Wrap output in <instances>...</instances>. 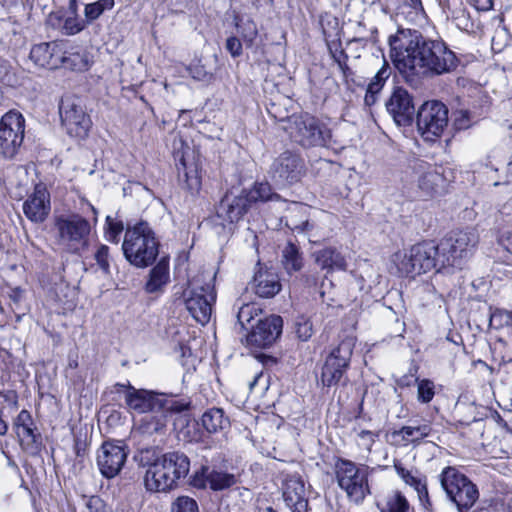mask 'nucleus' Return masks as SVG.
Masks as SVG:
<instances>
[{"instance_id":"nucleus-1","label":"nucleus","mask_w":512,"mask_h":512,"mask_svg":"<svg viewBox=\"0 0 512 512\" xmlns=\"http://www.w3.org/2000/svg\"><path fill=\"white\" fill-rule=\"evenodd\" d=\"M389 45L395 67L407 79L448 74L459 65L456 54L444 42L428 39L417 30H398L389 37Z\"/></svg>"},{"instance_id":"nucleus-2","label":"nucleus","mask_w":512,"mask_h":512,"mask_svg":"<svg viewBox=\"0 0 512 512\" xmlns=\"http://www.w3.org/2000/svg\"><path fill=\"white\" fill-rule=\"evenodd\" d=\"M138 459L140 466L147 467L144 486L152 493L170 492L190 471V459L181 451L156 456L154 449L144 448L140 450Z\"/></svg>"},{"instance_id":"nucleus-3","label":"nucleus","mask_w":512,"mask_h":512,"mask_svg":"<svg viewBox=\"0 0 512 512\" xmlns=\"http://www.w3.org/2000/svg\"><path fill=\"white\" fill-rule=\"evenodd\" d=\"M160 243L147 222H139L127 227L122 250L126 260L137 268L152 265L159 255Z\"/></svg>"},{"instance_id":"nucleus-4","label":"nucleus","mask_w":512,"mask_h":512,"mask_svg":"<svg viewBox=\"0 0 512 512\" xmlns=\"http://www.w3.org/2000/svg\"><path fill=\"white\" fill-rule=\"evenodd\" d=\"M440 245L434 241H423L413 245L408 251H398L393 255V262L404 276L414 277L433 269L447 268L442 265Z\"/></svg>"},{"instance_id":"nucleus-5","label":"nucleus","mask_w":512,"mask_h":512,"mask_svg":"<svg viewBox=\"0 0 512 512\" xmlns=\"http://www.w3.org/2000/svg\"><path fill=\"white\" fill-rule=\"evenodd\" d=\"M479 243L475 228L457 229L447 234L439 243L442 252V265L461 269Z\"/></svg>"},{"instance_id":"nucleus-6","label":"nucleus","mask_w":512,"mask_h":512,"mask_svg":"<svg viewBox=\"0 0 512 512\" xmlns=\"http://www.w3.org/2000/svg\"><path fill=\"white\" fill-rule=\"evenodd\" d=\"M214 276L204 273L193 278L185 291V305L191 316L200 324L210 321L216 293L212 281Z\"/></svg>"},{"instance_id":"nucleus-7","label":"nucleus","mask_w":512,"mask_h":512,"mask_svg":"<svg viewBox=\"0 0 512 512\" xmlns=\"http://www.w3.org/2000/svg\"><path fill=\"white\" fill-rule=\"evenodd\" d=\"M57 244L67 253L78 254L88 246L91 225L79 214L55 218Z\"/></svg>"},{"instance_id":"nucleus-8","label":"nucleus","mask_w":512,"mask_h":512,"mask_svg":"<svg viewBox=\"0 0 512 512\" xmlns=\"http://www.w3.org/2000/svg\"><path fill=\"white\" fill-rule=\"evenodd\" d=\"M439 477L448 499L459 512H467L479 498L477 486L455 467H445Z\"/></svg>"},{"instance_id":"nucleus-9","label":"nucleus","mask_w":512,"mask_h":512,"mask_svg":"<svg viewBox=\"0 0 512 512\" xmlns=\"http://www.w3.org/2000/svg\"><path fill=\"white\" fill-rule=\"evenodd\" d=\"M117 392L124 390L126 405L137 413H148L156 411L181 412L185 406L178 404L174 399L163 394H156L144 389H136L129 382L127 384L116 383Z\"/></svg>"},{"instance_id":"nucleus-10","label":"nucleus","mask_w":512,"mask_h":512,"mask_svg":"<svg viewBox=\"0 0 512 512\" xmlns=\"http://www.w3.org/2000/svg\"><path fill=\"white\" fill-rule=\"evenodd\" d=\"M287 131L291 139L303 147H330L331 130L308 114L293 116Z\"/></svg>"},{"instance_id":"nucleus-11","label":"nucleus","mask_w":512,"mask_h":512,"mask_svg":"<svg viewBox=\"0 0 512 512\" xmlns=\"http://www.w3.org/2000/svg\"><path fill=\"white\" fill-rule=\"evenodd\" d=\"M335 474L339 487L355 503H361L370 494L368 466H358L350 460L338 459L335 464Z\"/></svg>"},{"instance_id":"nucleus-12","label":"nucleus","mask_w":512,"mask_h":512,"mask_svg":"<svg viewBox=\"0 0 512 512\" xmlns=\"http://www.w3.org/2000/svg\"><path fill=\"white\" fill-rule=\"evenodd\" d=\"M59 115L62 127L71 138L84 140L88 137L92 120L81 98L75 95L63 96L59 104Z\"/></svg>"},{"instance_id":"nucleus-13","label":"nucleus","mask_w":512,"mask_h":512,"mask_svg":"<svg viewBox=\"0 0 512 512\" xmlns=\"http://www.w3.org/2000/svg\"><path fill=\"white\" fill-rule=\"evenodd\" d=\"M448 108L438 100L426 101L417 112V130L426 141H435L448 125Z\"/></svg>"},{"instance_id":"nucleus-14","label":"nucleus","mask_w":512,"mask_h":512,"mask_svg":"<svg viewBox=\"0 0 512 512\" xmlns=\"http://www.w3.org/2000/svg\"><path fill=\"white\" fill-rule=\"evenodd\" d=\"M355 342L354 337L347 336L330 352L321 371L324 386L331 387L340 383L349 367Z\"/></svg>"},{"instance_id":"nucleus-15","label":"nucleus","mask_w":512,"mask_h":512,"mask_svg":"<svg viewBox=\"0 0 512 512\" xmlns=\"http://www.w3.org/2000/svg\"><path fill=\"white\" fill-rule=\"evenodd\" d=\"M25 119L19 112L9 111L0 121V154L6 159L14 158L24 140Z\"/></svg>"},{"instance_id":"nucleus-16","label":"nucleus","mask_w":512,"mask_h":512,"mask_svg":"<svg viewBox=\"0 0 512 512\" xmlns=\"http://www.w3.org/2000/svg\"><path fill=\"white\" fill-rule=\"evenodd\" d=\"M304 168V160L298 154L285 151L273 161L270 174L277 184H293L300 180Z\"/></svg>"},{"instance_id":"nucleus-17","label":"nucleus","mask_w":512,"mask_h":512,"mask_svg":"<svg viewBox=\"0 0 512 512\" xmlns=\"http://www.w3.org/2000/svg\"><path fill=\"white\" fill-rule=\"evenodd\" d=\"M279 213H284L279 216L280 223H284L291 231L303 233L308 237L309 242H315L312 239L315 235L312 233L315 228L314 223L307 219V207L299 202H289L287 200L279 201V206L276 208Z\"/></svg>"},{"instance_id":"nucleus-18","label":"nucleus","mask_w":512,"mask_h":512,"mask_svg":"<svg viewBox=\"0 0 512 512\" xmlns=\"http://www.w3.org/2000/svg\"><path fill=\"white\" fill-rule=\"evenodd\" d=\"M127 455L123 445L104 442L97 454V466L102 476L107 479L117 476L127 460Z\"/></svg>"},{"instance_id":"nucleus-19","label":"nucleus","mask_w":512,"mask_h":512,"mask_svg":"<svg viewBox=\"0 0 512 512\" xmlns=\"http://www.w3.org/2000/svg\"><path fill=\"white\" fill-rule=\"evenodd\" d=\"M283 320L278 315H271L264 319H258L251 325V332L247 335L249 345L265 348L273 344L281 335Z\"/></svg>"},{"instance_id":"nucleus-20","label":"nucleus","mask_w":512,"mask_h":512,"mask_svg":"<svg viewBox=\"0 0 512 512\" xmlns=\"http://www.w3.org/2000/svg\"><path fill=\"white\" fill-rule=\"evenodd\" d=\"M386 109L394 122L399 126H408L412 123L415 107L412 96L403 88H396L386 102Z\"/></svg>"},{"instance_id":"nucleus-21","label":"nucleus","mask_w":512,"mask_h":512,"mask_svg":"<svg viewBox=\"0 0 512 512\" xmlns=\"http://www.w3.org/2000/svg\"><path fill=\"white\" fill-rule=\"evenodd\" d=\"M51 210L50 193L42 184L34 188V192L23 203L25 216L34 223L45 221Z\"/></svg>"},{"instance_id":"nucleus-22","label":"nucleus","mask_w":512,"mask_h":512,"mask_svg":"<svg viewBox=\"0 0 512 512\" xmlns=\"http://www.w3.org/2000/svg\"><path fill=\"white\" fill-rule=\"evenodd\" d=\"M251 206L243 190L237 196L226 194L217 208V216L229 223L238 222L248 212Z\"/></svg>"},{"instance_id":"nucleus-23","label":"nucleus","mask_w":512,"mask_h":512,"mask_svg":"<svg viewBox=\"0 0 512 512\" xmlns=\"http://www.w3.org/2000/svg\"><path fill=\"white\" fill-rule=\"evenodd\" d=\"M29 57L38 67L50 70L57 69L61 67L62 44L53 41L34 45Z\"/></svg>"},{"instance_id":"nucleus-24","label":"nucleus","mask_w":512,"mask_h":512,"mask_svg":"<svg viewBox=\"0 0 512 512\" xmlns=\"http://www.w3.org/2000/svg\"><path fill=\"white\" fill-rule=\"evenodd\" d=\"M251 288L261 298H272L281 290V283L272 269L260 267L254 274Z\"/></svg>"},{"instance_id":"nucleus-25","label":"nucleus","mask_w":512,"mask_h":512,"mask_svg":"<svg viewBox=\"0 0 512 512\" xmlns=\"http://www.w3.org/2000/svg\"><path fill=\"white\" fill-rule=\"evenodd\" d=\"M394 469L397 475L417 492L418 498L424 507L428 508L431 503L427 489L426 477L416 469H407L400 461H394Z\"/></svg>"},{"instance_id":"nucleus-26","label":"nucleus","mask_w":512,"mask_h":512,"mask_svg":"<svg viewBox=\"0 0 512 512\" xmlns=\"http://www.w3.org/2000/svg\"><path fill=\"white\" fill-rule=\"evenodd\" d=\"M13 426L22 446L31 448L40 442L41 435L37 432L29 411L21 410L14 420Z\"/></svg>"},{"instance_id":"nucleus-27","label":"nucleus","mask_w":512,"mask_h":512,"mask_svg":"<svg viewBox=\"0 0 512 512\" xmlns=\"http://www.w3.org/2000/svg\"><path fill=\"white\" fill-rule=\"evenodd\" d=\"M169 282V257L162 256L156 265L150 270L144 290L150 294L163 293L164 288Z\"/></svg>"},{"instance_id":"nucleus-28","label":"nucleus","mask_w":512,"mask_h":512,"mask_svg":"<svg viewBox=\"0 0 512 512\" xmlns=\"http://www.w3.org/2000/svg\"><path fill=\"white\" fill-rule=\"evenodd\" d=\"M315 263L326 273L345 271L347 261L340 251L334 247H325L313 253Z\"/></svg>"},{"instance_id":"nucleus-29","label":"nucleus","mask_w":512,"mask_h":512,"mask_svg":"<svg viewBox=\"0 0 512 512\" xmlns=\"http://www.w3.org/2000/svg\"><path fill=\"white\" fill-rule=\"evenodd\" d=\"M432 427L428 423L418 425H405L398 430H394L391 435L393 438L400 439L402 445H419L423 439L430 436Z\"/></svg>"},{"instance_id":"nucleus-30","label":"nucleus","mask_w":512,"mask_h":512,"mask_svg":"<svg viewBox=\"0 0 512 512\" xmlns=\"http://www.w3.org/2000/svg\"><path fill=\"white\" fill-rule=\"evenodd\" d=\"M283 496L287 505L294 507V512H301L307 507L305 486L299 478H290L286 481Z\"/></svg>"},{"instance_id":"nucleus-31","label":"nucleus","mask_w":512,"mask_h":512,"mask_svg":"<svg viewBox=\"0 0 512 512\" xmlns=\"http://www.w3.org/2000/svg\"><path fill=\"white\" fill-rule=\"evenodd\" d=\"M243 191L251 205L258 202H271L276 209L279 206V201L284 200L279 194L272 191V187L268 182H256L252 188L244 189Z\"/></svg>"},{"instance_id":"nucleus-32","label":"nucleus","mask_w":512,"mask_h":512,"mask_svg":"<svg viewBox=\"0 0 512 512\" xmlns=\"http://www.w3.org/2000/svg\"><path fill=\"white\" fill-rule=\"evenodd\" d=\"M173 411H156L152 415L145 416L138 427L142 435L153 436L163 434L167 425L168 414Z\"/></svg>"},{"instance_id":"nucleus-33","label":"nucleus","mask_w":512,"mask_h":512,"mask_svg":"<svg viewBox=\"0 0 512 512\" xmlns=\"http://www.w3.org/2000/svg\"><path fill=\"white\" fill-rule=\"evenodd\" d=\"M234 21L237 33L241 37L246 48L253 49L257 47L259 31L256 22L251 18H242L239 16H235Z\"/></svg>"},{"instance_id":"nucleus-34","label":"nucleus","mask_w":512,"mask_h":512,"mask_svg":"<svg viewBox=\"0 0 512 512\" xmlns=\"http://www.w3.org/2000/svg\"><path fill=\"white\" fill-rule=\"evenodd\" d=\"M281 264L288 274L299 272L303 268V255L295 244L289 242L283 248Z\"/></svg>"},{"instance_id":"nucleus-35","label":"nucleus","mask_w":512,"mask_h":512,"mask_svg":"<svg viewBox=\"0 0 512 512\" xmlns=\"http://www.w3.org/2000/svg\"><path fill=\"white\" fill-rule=\"evenodd\" d=\"M444 182L443 175L436 168L429 166L428 170L419 177L418 186L425 195L432 196L439 192Z\"/></svg>"},{"instance_id":"nucleus-36","label":"nucleus","mask_w":512,"mask_h":512,"mask_svg":"<svg viewBox=\"0 0 512 512\" xmlns=\"http://www.w3.org/2000/svg\"><path fill=\"white\" fill-rule=\"evenodd\" d=\"M202 425L209 433H216L229 426V419L220 408H211L202 415Z\"/></svg>"},{"instance_id":"nucleus-37","label":"nucleus","mask_w":512,"mask_h":512,"mask_svg":"<svg viewBox=\"0 0 512 512\" xmlns=\"http://www.w3.org/2000/svg\"><path fill=\"white\" fill-rule=\"evenodd\" d=\"M61 67L73 71H85L90 66V61L86 53L66 52L62 49Z\"/></svg>"},{"instance_id":"nucleus-38","label":"nucleus","mask_w":512,"mask_h":512,"mask_svg":"<svg viewBox=\"0 0 512 512\" xmlns=\"http://www.w3.org/2000/svg\"><path fill=\"white\" fill-rule=\"evenodd\" d=\"M180 165L182 166V168L178 167L180 181L185 183V186L189 191H198L201 186V179L198 175L196 166H187L184 157L180 159Z\"/></svg>"},{"instance_id":"nucleus-39","label":"nucleus","mask_w":512,"mask_h":512,"mask_svg":"<svg viewBox=\"0 0 512 512\" xmlns=\"http://www.w3.org/2000/svg\"><path fill=\"white\" fill-rule=\"evenodd\" d=\"M115 5L114 0H98L93 3L85 5L84 16L88 24L94 22L106 11L113 9Z\"/></svg>"},{"instance_id":"nucleus-40","label":"nucleus","mask_w":512,"mask_h":512,"mask_svg":"<svg viewBox=\"0 0 512 512\" xmlns=\"http://www.w3.org/2000/svg\"><path fill=\"white\" fill-rule=\"evenodd\" d=\"M7 297L9 298V305L16 315L17 319H20L22 315H25L27 311V305L25 303V291L20 287H8Z\"/></svg>"},{"instance_id":"nucleus-41","label":"nucleus","mask_w":512,"mask_h":512,"mask_svg":"<svg viewBox=\"0 0 512 512\" xmlns=\"http://www.w3.org/2000/svg\"><path fill=\"white\" fill-rule=\"evenodd\" d=\"M237 483L234 474L211 470L209 477V487L213 491L228 489Z\"/></svg>"},{"instance_id":"nucleus-42","label":"nucleus","mask_w":512,"mask_h":512,"mask_svg":"<svg viewBox=\"0 0 512 512\" xmlns=\"http://www.w3.org/2000/svg\"><path fill=\"white\" fill-rule=\"evenodd\" d=\"M258 311L259 309L254 304H242L237 313V321L240 327L244 330L250 329L251 322L258 315Z\"/></svg>"},{"instance_id":"nucleus-43","label":"nucleus","mask_w":512,"mask_h":512,"mask_svg":"<svg viewBox=\"0 0 512 512\" xmlns=\"http://www.w3.org/2000/svg\"><path fill=\"white\" fill-rule=\"evenodd\" d=\"M409 502L400 491H393L386 498V509L388 512H408Z\"/></svg>"},{"instance_id":"nucleus-44","label":"nucleus","mask_w":512,"mask_h":512,"mask_svg":"<svg viewBox=\"0 0 512 512\" xmlns=\"http://www.w3.org/2000/svg\"><path fill=\"white\" fill-rule=\"evenodd\" d=\"M417 383V400L421 403H429L435 395V385L429 379L414 380Z\"/></svg>"},{"instance_id":"nucleus-45","label":"nucleus","mask_w":512,"mask_h":512,"mask_svg":"<svg viewBox=\"0 0 512 512\" xmlns=\"http://www.w3.org/2000/svg\"><path fill=\"white\" fill-rule=\"evenodd\" d=\"M391 75V68L387 61L384 60L382 67L378 70L376 75L371 79L368 84V89L372 92H380Z\"/></svg>"},{"instance_id":"nucleus-46","label":"nucleus","mask_w":512,"mask_h":512,"mask_svg":"<svg viewBox=\"0 0 512 512\" xmlns=\"http://www.w3.org/2000/svg\"><path fill=\"white\" fill-rule=\"evenodd\" d=\"M171 512H199V507L195 499L183 495L172 502Z\"/></svg>"},{"instance_id":"nucleus-47","label":"nucleus","mask_w":512,"mask_h":512,"mask_svg":"<svg viewBox=\"0 0 512 512\" xmlns=\"http://www.w3.org/2000/svg\"><path fill=\"white\" fill-rule=\"evenodd\" d=\"M54 293L56 302H58L63 309H71L74 307L75 302L71 295L73 291L67 285L60 284L56 286Z\"/></svg>"},{"instance_id":"nucleus-48","label":"nucleus","mask_w":512,"mask_h":512,"mask_svg":"<svg viewBox=\"0 0 512 512\" xmlns=\"http://www.w3.org/2000/svg\"><path fill=\"white\" fill-rule=\"evenodd\" d=\"M124 230L122 221H116L111 216L106 217L105 238L109 242L118 243Z\"/></svg>"},{"instance_id":"nucleus-49","label":"nucleus","mask_w":512,"mask_h":512,"mask_svg":"<svg viewBox=\"0 0 512 512\" xmlns=\"http://www.w3.org/2000/svg\"><path fill=\"white\" fill-rule=\"evenodd\" d=\"M210 472L211 470L208 466H201V468L195 471L189 478V485L197 489H205L207 484H209Z\"/></svg>"},{"instance_id":"nucleus-50","label":"nucleus","mask_w":512,"mask_h":512,"mask_svg":"<svg viewBox=\"0 0 512 512\" xmlns=\"http://www.w3.org/2000/svg\"><path fill=\"white\" fill-rule=\"evenodd\" d=\"M94 259L105 274L110 273V249L108 246L99 245L94 253Z\"/></svg>"},{"instance_id":"nucleus-51","label":"nucleus","mask_w":512,"mask_h":512,"mask_svg":"<svg viewBox=\"0 0 512 512\" xmlns=\"http://www.w3.org/2000/svg\"><path fill=\"white\" fill-rule=\"evenodd\" d=\"M87 24L86 19H80L78 14L71 15L65 19L63 29L67 35H75L83 31Z\"/></svg>"},{"instance_id":"nucleus-52","label":"nucleus","mask_w":512,"mask_h":512,"mask_svg":"<svg viewBox=\"0 0 512 512\" xmlns=\"http://www.w3.org/2000/svg\"><path fill=\"white\" fill-rule=\"evenodd\" d=\"M295 326H296V334H297L298 338L301 339L302 341H306L312 336V334H313L312 323L310 322L309 319L302 316V317L298 318Z\"/></svg>"},{"instance_id":"nucleus-53","label":"nucleus","mask_w":512,"mask_h":512,"mask_svg":"<svg viewBox=\"0 0 512 512\" xmlns=\"http://www.w3.org/2000/svg\"><path fill=\"white\" fill-rule=\"evenodd\" d=\"M225 48L233 58L240 57L243 53V44L237 36H229L226 39Z\"/></svg>"},{"instance_id":"nucleus-54","label":"nucleus","mask_w":512,"mask_h":512,"mask_svg":"<svg viewBox=\"0 0 512 512\" xmlns=\"http://www.w3.org/2000/svg\"><path fill=\"white\" fill-rule=\"evenodd\" d=\"M86 507L89 512H111V508L97 495L88 498Z\"/></svg>"},{"instance_id":"nucleus-55","label":"nucleus","mask_w":512,"mask_h":512,"mask_svg":"<svg viewBox=\"0 0 512 512\" xmlns=\"http://www.w3.org/2000/svg\"><path fill=\"white\" fill-rule=\"evenodd\" d=\"M453 125L456 130H464L470 127V113L467 110H458L454 113Z\"/></svg>"},{"instance_id":"nucleus-56","label":"nucleus","mask_w":512,"mask_h":512,"mask_svg":"<svg viewBox=\"0 0 512 512\" xmlns=\"http://www.w3.org/2000/svg\"><path fill=\"white\" fill-rule=\"evenodd\" d=\"M191 77L198 81L208 82L213 78V75L205 70L201 65H194L189 68Z\"/></svg>"},{"instance_id":"nucleus-57","label":"nucleus","mask_w":512,"mask_h":512,"mask_svg":"<svg viewBox=\"0 0 512 512\" xmlns=\"http://www.w3.org/2000/svg\"><path fill=\"white\" fill-rule=\"evenodd\" d=\"M339 45H340L339 43H336L334 41L327 42V46H328L329 52L331 54V57L337 64L343 60H347V58H348L347 54L345 53V51L343 49H338Z\"/></svg>"},{"instance_id":"nucleus-58","label":"nucleus","mask_w":512,"mask_h":512,"mask_svg":"<svg viewBox=\"0 0 512 512\" xmlns=\"http://www.w3.org/2000/svg\"><path fill=\"white\" fill-rule=\"evenodd\" d=\"M498 243L503 249L512 254V231L505 230L501 232Z\"/></svg>"},{"instance_id":"nucleus-59","label":"nucleus","mask_w":512,"mask_h":512,"mask_svg":"<svg viewBox=\"0 0 512 512\" xmlns=\"http://www.w3.org/2000/svg\"><path fill=\"white\" fill-rule=\"evenodd\" d=\"M87 442L80 438H75L74 451L78 458H84L87 454Z\"/></svg>"},{"instance_id":"nucleus-60","label":"nucleus","mask_w":512,"mask_h":512,"mask_svg":"<svg viewBox=\"0 0 512 512\" xmlns=\"http://www.w3.org/2000/svg\"><path fill=\"white\" fill-rule=\"evenodd\" d=\"M478 11H489L493 7V0H471Z\"/></svg>"},{"instance_id":"nucleus-61","label":"nucleus","mask_w":512,"mask_h":512,"mask_svg":"<svg viewBox=\"0 0 512 512\" xmlns=\"http://www.w3.org/2000/svg\"><path fill=\"white\" fill-rule=\"evenodd\" d=\"M1 396L4 400L9 403L12 407L16 408L18 405L17 395L14 391H7L5 393H1Z\"/></svg>"},{"instance_id":"nucleus-62","label":"nucleus","mask_w":512,"mask_h":512,"mask_svg":"<svg viewBox=\"0 0 512 512\" xmlns=\"http://www.w3.org/2000/svg\"><path fill=\"white\" fill-rule=\"evenodd\" d=\"M378 93L379 92H372V91H370V89L367 88L366 95L364 98L365 104L367 106H371V105L375 104Z\"/></svg>"},{"instance_id":"nucleus-63","label":"nucleus","mask_w":512,"mask_h":512,"mask_svg":"<svg viewBox=\"0 0 512 512\" xmlns=\"http://www.w3.org/2000/svg\"><path fill=\"white\" fill-rule=\"evenodd\" d=\"M358 437L360 439H366L367 438L369 440V442L372 444V443H374L375 437H377V434H375L374 432L369 431V430H361L358 433Z\"/></svg>"},{"instance_id":"nucleus-64","label":"nucleus","mask_w":512,"mask_h":512,"mask_svg":"<svg viewBox=\"0 0 512 512\" xmlns=\"http://www.w3.org/2000/svg\"><path fill=\"white\" fill-rule=\"evenodd\" d=\"M504 184H512V161L507 164L506 167V181Z\"/></svg>"}]
</instances>
